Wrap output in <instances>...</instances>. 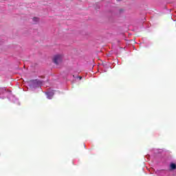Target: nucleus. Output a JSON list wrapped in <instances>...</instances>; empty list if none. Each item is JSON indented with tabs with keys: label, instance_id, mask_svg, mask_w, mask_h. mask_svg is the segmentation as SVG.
Instances as JSON below:
<instances>
[{
	"label": "nucleus",
	"instance_id": "obj_4",
	"mask_svg": "<svg viewBox=\"0 0 176 176\" xmlns=\"http://www.w3.org/2000/svg\"><path fill=\"white\" fill-rule=\"evenodd\" d=\"M33 21H36V22L39 21V18H38V17L33 18Z\"/></svg>",
	"mask_w": 176,
	"mask_h": 176
},
{
	"label": "nucleus",
	"instance_id": "obj_6",
	"mask_svg": "<svg viewBox=\"0 0 176 176\" xmlns=\"http://www.w3.org/2000/svg\"><path fill=\"white\" fill-rule=\"evenodd\" d=\"M80 79H82V77H79Z\"/></svg>",
	"mask_w": 176,
	"mask_h": 176
},
{
	"label": "nucleus",
	"instance_id": "obj_3",
	"mask_svg": "<svg viewBox=\"0 0 176 176\" xmlns=\"http://www.w3.org/2000/svg\"><path fill=\"white\" fill-rule=\"evenodd\" d=\"M170 168L171 170H175L176 169V164L173 163L170 164Z\"/></svg>",
	"mask_w": 176,
	"mask_h": 176
},
{
	"label": "nucleus",
	"instance_id": "obj_1",
	"mask_svg": "<svg viewBox=\"0 0 176 176\" xmlns=\"http://www.w3.org/2000/svg\"><path fill=\"white\" fill-rule=\"evenodd\" d=\"M53 63L56 64V65H58L63 63V55H55L53 58Z\"/></svg>",
	"mask_w": 176,
	"mask_h": 176
},
{
	"label": "nucleus",
	"instance_id": "obj_5",
	"mask_svg": "<svg viewBox=\"0 0 176 176\" xmlns=\"http://www.w3.org/2000/svg\"><path fill=\"white\" fill-rule=\"evenodd\" d=\"M33 83H34V85H35L36 83H37V85H38V84H39V81L36 80L33 81Z\"/></svg>",
	"mask_w": 176,
	"mask_h": 176
},
{
	"label": "nucleus",
	"instance_id": "obj_2",
	"mask_svg": "<svg viewBox=\"0 0 176 176\" xmlns=\"http://www.w3.org/2000/svg\"><path fill=\"white\" fill-rule=\"evenodd\" d=\"M46 95L47 96V98L50 100L52 97H53V93L52 92H47Z\"/></svg>",
	"mask_w": 176,
	"mask_h": 176
}]
</instances>
